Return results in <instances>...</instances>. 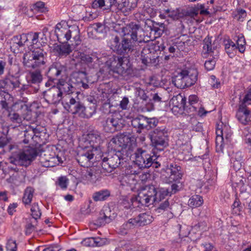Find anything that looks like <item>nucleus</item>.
<instances>
[{"label": "nucleus", "mask_w": 251, "mask_h": 251, "mask_svg": "<svg viewBox=\"0 0 251 251\" xmlns=\"http://www.w3.org/2000/svg\"><path fill=\"white\" fill-rule=\"evenodd\" d=\"M136 72L128 57L112 55L100 68L99 74L103 77L111 73L115 74L128 80L136 76Z\"/></svg>", "instance_id": "obj_1"}, {"label": "nucleus", "mask_w": 251, "mask_h": 251, "mask_svg": "<svg viewBox=\"0 0 251 251\" xmlns=\"http://www.w3.org/2000/svg\"><path fill=\"white\" fill-rule=\"evenodd\" d=\"M29 39L31 41V45L34 46L36 49L30 52L24 54L23 64L27 68L35 69L43 66L46 63V53L40 46L47 43V39L46 36L34 32L29 33Z\"/></svg>", "instance_id": "obj_2"}, {"label": "nucleus", "mask_w": 251, "mask_h": 251, "mask_svg": "<svg viewBox=\"0 0 251 251\" xmlns=\"http://www.w3.org/2000/svg\"><path fill=\"white\" fill-rule=\"evenodd\" d=\"M141 29L139 24L131 22L123 27L122 32L124 37L119 43V38L116 36L111 44V49L119 54L128 53L132 50L134 44L137 41V32Z\"/></svg>", "instance_id": "obj_3"}, {"label": "nucleus", "mask_w": 251, "mask_h": 251, "mask_svg": "<svg viewBox=\"0 0 251 251\" xmlns=\"http://www.w3.org/2000/svg\"><path fill=\"white\" fill-rule=\"evenodd\" d=\"M54 33L60 43H66L70 40L71 42H75V45L80 43L78 26H69L65 21H61L56 25Z\"/></svg>", "instance_id": "obj_4"}, {"label": "nucleus", "mask_w": 251, "mask_h": 251, "mask_svg": "<svg viewBox=\"0 0 251 251\" xmlns=\"http://www.w3.org/2000/svg\"><path fill=\"white\" fill-rule=\"evenodd\" d=\"M54 33L60 43H66L70 40L71 42H75V45L80 43L78 26H69L65 21H61L56 25Z\"/></svg>", "instance_id": "obj_5"}, {"label": "nucleus", "mask_w": 251, "mask_h": 251, "mask_svg": "<svg viewBox=\"0 0 251 251\" xmlns=\"http://www.w3.org/2000/svg\"><path fill=\"white\" fill-rule=\"evenodd\" d=\"M54 33L60 43H66L70 40L71 42H75V45L80 43L78 26H69L65 21H61L56 25Z\"/></svg>", "instance_id": "obj_6"}, {"label": "nucleus", "mask_w": 251, "mask_h": 251, "mask_svg": "<svg viewBox=\"0 0 251 251\" xmlns=\"http://www.w3.org/2000/svg\"><path fill=\"white\" fill-rule=\"evenodd\" d=\"M167 195L166 191L162 189L153 185H147L138 193L136 200L142 205H147L161 201Z\"/></svg>", "instance_id": "obj_7"}, {"label": "nucleus", "mask_w": 251, "mask_h": 251, "mask_svg": "<svg viewBox=\"0 0 251 251\" xmlns=\"http://www.w3.org/2000/svg\"><path fill=\"white\" fill-rule=\"evenodd\" d=\"M134 155V162L141 169L149 168L151 166L156 168L160 166V164L157 161L158 157L148 151L138 148Z\"/></svg>", "instance_id": "obj_8"}, {"label": "nucleus", "mask_w": 251, "mask_h": 251, "mask_svg": "<svg viewBox=\"0 0 251 251\" xmlns=\"http://www.w3.org/2000/svg\"><path fill=\"white\" fill-rule=\"evenodd\" d=\"M198 75L196 69L183 70L173 78V82L177 88L184 89L193 85L197 80Z\"/></svg>", "instance_id": "obj_9"}, {"label": "nucleus", "mask_w": 251, "mask_h": 251, "mask_svg": "<svg viewBox=\"0 0 251 251\" xmlns=\"http://www.w3.org/2000/svg\"><path fill=\"white\" fill-rule=\"evenodd\" d=\"M151 145L156 150L162 151L168 146V134L164 126L158 127L149 134Z\"/></svg>", "instance_id": "obj_10"}, {"label": "nucleus", "mask_w": 251, "mask_h": 251, "mask_svg": "<svg viewBox=\"0 0 251 251\" xmlns=\"http://www.w3.org/2000/svg\"><path fill=\"white\" fill-rule=\"evenodd\" d=\"M71 101L73 104L70 106L66 104V107L68 108L67 111L72 114L77 115L83 118H89L96 113V106L94 104L85 107L82 103L75 100H72Z\"/></svg>", "instance_id": "obj_11"}, {"label": "nucleus", "mask_w": 251, "mask_h": 251, "mask_svg": "<svg viewBox=\"0 0 251 251\" xmlns=\"http://www.w3.org/2000/svg\"><path fill=\"white\" fill-rule=\"evenodd\" d=\"M110 144L114 150H120L121 152H124V150L126 149L128 151H132L136 145L134 137L124 134L113 138Z\"/></svg>", "instance_id": "obj_12"}, {"label": "nucleus", "mask_w": 251, "mask_h": 251, "mask_svg": "<svg viewBox=\"0 0 251 251\" xmlns=\"http://www.w3.org/2000/svg\"><path fill=\"white\" fill-rule=\"evenodd\" d=\"M101 159L102 168L108 172H111L118 167L121 163V161L123 160V153L120 150H114L106 156L102 155Z\"/></svg>", "instance_id": "obj_13"}, {"label": "nucleus", "mask_w": 251, "mask_h": 251, "mask_svg": "<svg viewBox=\"0 0 251 251\" xmlns=\"http://www.w3.org/2000/svg\"><path fill=\"white\" fill-rule=\"evenodd\" d=\"M123 122L124 120L119 112L109 113L103 122V126L106 132H114L122 128Z\"/></svg>", "instance_id": "obj_14"}, {"label": "nucleus", "mask_w": 251, "mask_h": 251, "mask_svg": "<svg viewBox=\"0 0 251 251\" xmlns=\"http://www.w3.org/2000/svg\"><path fill=\"white\" fill-rule=\"evenodd\" d=\"M55 86L60 92H62V94L64 95L63 106L67 110L68 108H67L66 104L70 106L72 103V100H75L71 96V94L74 92L75 88L70 82L64 78L58 80Z\"/></svg>", "instance_id": "obj_15"}, {"label": "nucleus", "mask_w": 251, "mask_h": 251, "mask_svg": "<svg viewBox=\"0 0 251 251\" xmlns=\"http://www.w3.org/2000/svg\"><path fill=\"white\" fill-rule=\"evenodd\" d=\"M98 153L99 152L97 151V150H93L91 147H85L79 151L77 161L81 166L88 168L94 161V155Z\"/></svg>", "instance_id": "obj_16"}, {"label": "nucleus", "mask_w": 251, "mask_h": 251, "mask_svg": "<svg viewBox=\"0 0 251 251\" xmlns=\"http://www.w3.org/2000/svg\"><path fill=\"white\" fill-rule=\"evenodd\" d=\"M20 73V67L14 64L10 69L9 75L5 79V88L9 91H13L20 87L19 75Z\"/></svg>", "instance_id": "obj_17"}, {"label": "nucleus", "mask_w": 251, "mask_h": 251, "mask_svg": "<svg viewBox=\"0 0 251 251\" xmlns=\"http://www.w3.org/2000/svg\"><path fill=\"white\" fill-rule=\"evenodd\" d=\"M37 154L36 149L27 147L18 154L16 160L19 165L27 167L35 158Z\"/></svg>", "instance_id": "obj_18"}, {"label": "nucleus", "mask_w": 251, "mask_h": 251, "mask_svg": "<svg viewBox=\"0 0 251 251\" xmlns=\"http://www.w3.org/2000/svg\"><path fill=\"white\" fill-rule=\"evenodd\" d=\"M186 98L181 94L174 96L170 100L169 106L174 115L176 116L181 115L186 111Z\"/></svg>", "instance_id": "obj_19"}, {"label": "nucleus", "mask_w": 251, "mask_h": 251, "mask_svg": "<svg viewBox=\"0 0 251 251\" xmlns=\"http://www.w3.org/2000/svg\"><path fill=\"white\" fill-rule=\"evenodd\" d=\"M86 143H88L90 146L93 150H97V151H101L100 145L102 143V139L100 133L98 131H92L87 134L85 138Z\"/></svg>", "instance_id": "obj_20"}, {"label": "nucleus", "mask_w": 251, "mask_h": 251, "mask_svg": "<svg viewBox=\"0 0 251 251\" xmlns=\"http://www.w3.org/2000/svg\"><path fill=\"white\" fill-rule=\"evenodd\" d=\"M117 0H95L92 3V7L117 13Z\"/></svg>", "instance_id": "obj_21"}, {"label": "nucleus", "mask_w": 251, "mask_h": 251, "mask_svg": "<svg viewBox=\"0 0 251 251\" xmlns=\"http://www.w3.org/2000/svg\"><path fill=\"white\" fill-rule=\"evenodd\" d=\"M80 59L83 63L91 68L98 67L102 62L100 57L98 56V53L96 52L88 54L84 53L81 54Z\"/></svg>", "instance_id": "obj_22"}, {"label": "nucleus", "mask_w": 251, "mask_h": 251, "mask_svg": "<svg viewBox=\"0 0 251 251\" xmlns=\"http://www.w3.org/2000/svg\"><path fill=\"white\" fill-rule=\"evenodd\" d=\"M138 0H117V12L122 11L125 15L128 14L137 6Z\"/></svg>", "instance_id": "obj_23"}, {"label": "nucleus", "mask_w": 251, "mask_h": 251, "mask_svg": "<svg viewBox=\"0 0 251 251\" xmlns=\"http://www.w3.org/2000/svg\"><path fill=\"white\" fill-rule=\"evenodd\" d=\"M166 172L168 176V180L170 182L178 181L182 176L181 167L176 163L168 165Z\"/></svg>", "instance_id": "obj_24"}, {"label": "nucleus", "mask_w": 251, "mask_h": 251, "mask_svg": "<svg viewBox=\"0 0 251 251\" xmlns=\"http://www.w3.org/2000/svg\"><path fill=\"white\" fill-rule=\"evenodd\" d=\"M236 117L242 124L244 125L250 124L251 123V110L248 107L239 105Z\"/></svg>", "instance_id": "obj_25"}, {"label": "nucleus", "mask_w": 251, "mask_h": 251, "mask_svg": "<svg viewBox=\"0 0 251 251\" xmlns=\"http://www.w3.org/2000/svg\"><path fill=\"white\" fill-rule=\"evenodd\" d=\"M66 68L59 62L53 63L48 69L47 73L49 80L53 81L57 77L60 75L63 72L65 71Z\"/></svg>", "instance_id": "obj_26"}, {"label": "nucleus", "mask_w": 251, "mask_h": 251, "mask_svg": "<svg viewBox=\"0 0 251 251\" xmlns=\"http://www.w3.org/2000/svg\"><path fill=\"white\" fill-rule=\"evenodd\" d=\"M46 97L48 100L52 103L55 104L61 100L63 104L64 95L55 85L53 86L47 92Z\"/></svg>", "instance_id": "obj_27"}, {"label": "nucleus", "mask_w": 251, "mask_h": 251, "mask_svg": "<svg viewBox=\"0 0 251 251\" xmlns=\"http://www.w3.org/2000/svg\"><path fill=\"white\" fill-rule=\"evenodd\" d=\"M57 157L54 152L50 154L49 151H45L43 156H41L40 161L42 166L45 167H51L56 164Z\"/></svg>", "instance_id": "obj_28"}, {"label": "nucleus", "mask_w": 251, "mask_h": 251, "mask_svg": "<svg viewBox=\"0 0 251 251\" xmlns=\"http://www.w3.org/2000/svg\"><path fill=\"white\" fill-rule=\"evenodd\" d=\"M72 51L69 44H62L60 45L54 44L52 47V51L56 55L63 57L69 55Z\"/></svg>", "instance_id": "obj_29"}, {"label": "nucleus", "mask_w": 251, "mask_h": 251, "mask_svg": "<svg viewBox=\"0 0 251 251\" xmlns=\"http://www.w3.org/2000/svg\"><path fill=\"white\" fill-rule=\"evenodd\" d=\"M24 132V143L28 144L30 141L38 142L37 139L40 137V132L38 129L29 126Z\"/></svg>", "instance_id": "obj_30"}, {"label": "nucleus", "mask_w": 251, "mask_h": 251, "mask_svg": "<svg viewBox=\"0 0 251 251\" xmlns=\"http://www.w3.org/2000/svg\"><path fill=\"white\" fill-rule=\"evenodd\" d=\"M145 120H146V117L142 115H139L131 120V125L136 129L137 133H140L143 130L146 129L147 123Z\"/></svg>", "instance_id": "obj_31"}, {"label": "nucleus", "mask_w": 251, "mask_h": 251, "mask_svg": "<svg viewBox=\"0 0 251 251\" xmlns=\"http://www.w3.org/2000/svg\"><path fill=\"white\" fill-rule=\"evenodd\" d=\"M199 101V98L197 96L195 95L189 96L188 104H186V112L188 113H190L194 111H197L198 106L201 104Z\"/></svg>", "instance_id": "obj_32"}, {"label": "nucleus", "mask_w": 251, "mask_h": 251, "mask_svg": "<svg viewBox=\"0 0 251 251\" xmlns=\"http://www.w3.org/2000/svg\"><path fill=\"white\" fill-rule=\"evenodd\" d=\"M74 78H75V82L79 87L84 89L88 88V81L87 78V74L84 72H80L75 75Z\"/></svg>", "instance_id": "obj_33"}, {"label": "nucleus", "mask_w": 251, "mask_h": 251, "mask_svg": "<svg viewBox=\"0 0 251 251\" xmlns=\"http://www.w3.org/2000/svg\"><path fill=\"white\" fill-rule=\"evenodd\" d=\"M204 50L210 54H214L217 56L219 53V51L214 46V44H212V37H207L204 38L203 41Z\"/></svg>", "instance_id": "obj_34"}, {"label": "nucleus", "mask_w": 251, "mask_h": 251, "mask_svg": "<svg viewBox=\"0 0 251 251\" xmlns=\"http://www.w3.org/2000/svg\"><path fill=\"white\" fill-rule=\"evenodd\" d=\"M136 225L139 226H144L150 224L153 221L152 216L146 213L140 214L137 218L134 219Z\"/></svg>", "instance_id": "obj_35"}, {"label": "nucleus", "mask_w": 251, "mask_h": 251, "mask_svg": "<svg viewBox=\"0 0 251 251\" xmlns=\"http://www.w3.org/2000/svg\"><path fill=\"white\" fill-rule=\"evenodd\" d=\"M121 182V185L129 186L133 189L138 182V175H125Z\"/></svg>", "instance_id": "obj_36"}, {"label": "nucleus", "mask_w": 251, "mask_h": 251, "mask_svg": "<svg viewBox=\"0 0 251 251\" xmlns=\"http://www.w3.org/2000/svg\"><path fill=\"white\" fill-rule=\"evenodd\" d=\"M40 67H41L35 68V69H37L36 71L29 73L30 78L28 81V83L38 84L41 82L43 77L41 71L39 70V68Z\"/></svg>", "instance_id": "obj_37"}, {"label": "nucleus", "mask_w": 251, "mask_h": 251, "mask_svg": "<svg viewBox=\"0 0 251 251\" xmlns=\"http://www.w3.org/2000/svg\"><path fill=\"white\" fill-rule=\"evenodd\" d=\"M34 192V189L31 187H28L25 189L22 199V201L25 205H28L31 203Z\"/></svg>", "instance_id": "obj_38"}, {"label": "nucleus", "mask_w": 251, "mask_h": 251, "mask_svg": "<svg viewBox=\"0 0 251 251\" xmlns=\"http://www.w3.org/2000/svg\"><path fill=\"white\" fill-rule=\"evenodd\" d=\"M110 193L107 189L102 190L94 193L93 195V199L94 201H102L105 200L110 196Z\"/></svg>", "instance_id": "obj_39"}, {"label": "nucleus", "mask_w": 251, "mask_h": 251, "mask_svg": "<svg viewBox=\"0 0 251 251\" xmlns=\"http://www.w3.org/2000/svg\"><path fill=\"white\" fill-rule=\"evenodd\" d=\"M203 202V199L200 195H193L189 200L188 204L192 207H198L202 205Z\"/></svg>", "instance_id": "obj_40"}, {"label": "nucleus", "mask_w": 251, "mask_h": 251, "mask_svg": "<svg viewBox=\"0 0 251 251\" xmlns=\"http://www.w3.org/2000/svg\"><path fill=\"white\" fill-rule=\"evenodd\" d=\"M140 169H141L136 163H133L127 166L125 170V175H138L140 173Z\"/></svg>", "instance_id": "obj_41"}, {"label": "nucleus", "mask_w": 251, "mask_h": 251, "mask_svg": "<svg viewBox=\"0 0 251 251\" xmlns=\"http://www.w3.org/2000/svg\"><path fill=\"white\" fill-rule=\"evenodd\" d=\"M246 40L244 36L243 35H239L237 37V40L236 43V50L243 53L245 52L246 49Z\"/></svg>", "instance_id": "obj_42"}, {"label": "nucleus", "mask_w": 251, "mask_h": 251, "mask_svg": "<svg viewBox=\"0 0 251 251\" xmlns=\"http://www.w3.org/2000/svg\"><path fill=\"white\" fill-rule=\"evenodd\" d=\"M103 216L99 218L97 221L96 224L99 226H101L105 225V224H108L110 223L114 218V216L108 215L107 212L103 213Z\"/></svg>", "instance_id": "obj_43"}, {"label": "nucleus", "mask_w": 251, "mask_h": 251, "mask_svg": "<svg viewBox=\"0 0 251 251\" xmlns=\"http://www.w3.org/2000/svg\"><path fill=\"white\" fill-rule=\"evenodd\" d=\"M31 212L32 217L37 220L40 218L41 216V212L39 208L38 203H34L31 208Z\"/></svg>", "instance_id": "obj_44"}, {"label": "nucleus", "mask_w": 251, "mask_h": 251, "mask_svg": "<svg viewBox=\"0 0 251 251\" xmlns=\"http://www.w3.org/2000/svg\"><path fill=\"white\" fill-rule=\"evenodd\" d=\"M214 55H214L210 54V56H212V58H209V60L206 61L204 63L205 68L207 71L212 70L214 68L218 54H217V56H215Z\"/></svg>", "instance_id": "obj_45"}, {"label": "nucleus", "mask_w": 251, "mask_h": 251, "mask_svg": "<svg viewBox=\"0 0 251 251\" xmlns=\"http://www.w3.org/2000/svg\"><path fill=\"white\" fill-rule=\"evenodd\" d=\"M232 181L233 185L235 188H238L241 191L245 190V178L240 176L237 180L235 181L232 180Z\"/></svg>", "instance_id": "obj_46"}, {"label": "nucleus", "mask_w": 251, "mask_h": 251, "mask_svg": "<svg viewBox=\"0 0 251 251\" xmlns=\"http://www.w3.org/2000/svg\"><path fill=\"white\" fill-rule=\"evenodd\" d=\"M17 39L20 40V47H23L29 40V33L22 34L17 36Z\"/></svg>", "instance_id": "obj_47"}, {"label": "nucleus", "mask_w": 251, "mask_h": 251, "mask_svg": "<svg viewBox=\"0 0 251 251\" xmlns=\"http://www.w3.org/2000/svg\"><path fill=\"white\" fill-rule=\"evenodd\" d=\"M83 178L87 179L89 181H93L96 178V176L94 174V172L90 168L87 169L85 172L84 173Z\"/></svg>", "instance_id": "obj_48"}, {"label": "nucleus", "mask_w": 251, "mask_h": 251, "mask_svg": "<svg viewBox=\"0 0 251 251\" xmlns=\"http://www.w3.org/2000/svg\"><path fill=\"white\" fill-rule=\"evenodd\" d=\"M35 11L37 12H44L46 11V8L44 2L39 1L33 5L32 11Z\"/></svg>", "instance_id": "obj_49"}, {"label": "nucleus", "mask_w": 251, "mask_h": 251, "mask_svg": "<svg viewBox=\"0 0 251 251\" xmlns=\"http://www.w3.org/2000/svg\"><path fill=\"white\" fill-rule=\"evenodd\" d=\"M19 12L21 14H25L29 17L32 16V8L29 9L27 6L23 4L19 6Z\"/></svg>", "instance_id": "obj_50"}, {"label": "nucleus", "mask_w": 251, "mask_h": 251, "mask_svg": "<svg viewBox=\"0 0 251 251\" xmlns=\"http://www.w3.org/2000/svg\"><path fill=\"white\" fill-rule=\"evenodd\" d=\"M9 117L10 120L15 123L20 124L23 121V119L18 113L12 112L9 114Z\"/></svg>", "instance_id": "obj_51"}, {"label": "nucleus", "mask_w": 251, "mask_h": 251, "mask_svg": "<svg viewBox=\"0 0 251 251\" xmlns=\"http://www.w3.org/2000/svg\"><path fill=\"white\" fill-rule=\"evenodd\" d=\"M251 89L245 95L243 100L241 101L240 105H243L244 107H248L247 106L251 104Z\"/></svg>", "instance_id": "obj_52"}, {"label": "nucleus", "mask_w": 251, "mask_h": 251, "mask_svg": "<svg viewBox=\"0 0 251 251\" xmlns=\"http://www.w3.org/2000/svg\"><path fill=\"white\" fill-rule=\"evenodd\" d=\"M134 226H136L135 220L134 219H130L122 225L121 229L127 230L132 228Z\"/></svg>", "instance_id": "obj_53"}, {"label": "nucleus", "mask_w": 251, "mask_h": 251, "mask_svg": "<svg viewBox=\"0 0 251 251\" xmlns=\"http://www.w3.org/2000/svg\"><path fill=\"white\" fill-rule=\"evenodd\" d=\"M192 123L191 128L192 130L196 132H200L202 131V126L201 123H200L196 119L192 120Z\"/></svg>", "instance_id": "obj_54"}, {"label": "nucleus", "mask_w": 251, "mask_h": 251, "mask_svg": "<svg viewBox=\"0 0 251 251\" xmlns=\"http://www.w3.org/2000/svg\"><path fill=\"white\" fill-rule=\"evenodd\" d=\"M146 121L147 123L146 125L147 129L155 127L158 124L157 120L155 118H148L146 117Z\"/></svg>", "instance_id": "obj_55"}, {"label": "nucleus", "mask_w": 251, "mask_h": 251, "mask_svg": "<svg viewBox=\"0 0 251 251\" xmlns=\"http://www.w3.org/2000/svg\"><path fill=\"white\" fill-rule=\"evenodd\" d=\"M243 134L245 137L246 143L251 146V128H245L243 131Z\"/></svg>", "instance_id": "obj_56"}, {"label": "nucleus", "mask_w": 251, "mask_h": 251, "mask_svg": "<svg viewBox=\"0 0 251 251\" xmlns=\"http://www.w3.org/2000/svg\"><path fill=\"white\" fill-rule=\"evenodd\" d=\"M6 249L7 251H17V244L16 241L12 239L9 240L7 243Z\"/></svg>", "instance_id": "obj_57"}, {"label": "nucleus", "mask_w": 251, "mask_h": 251, "mask_svg": "<svg viewBox=\"0 0 251 251\" xmlns=\"http://www.w3.org/2000/svg\"><path fill=\"white\" fill-rule=\"evenodd\" d=\"M227 127H226V126H223V125H218V127L216 129V136H223L224 137V135L225 134L226 139H227L228 134H226V133L225 132V133H224V129Z\"/></svg>", "instance_id": "obj_58"}, {"label": "nucleus", "mask_w": 251, "mask_h": 251, "mask_svg": "<svg viewBox=\"0 0 251 251\" xmlns=\"http://www.w3.org/2000/svg\"><path fill=\"white\" fill-rule=\"evenodd\" d=\"M136 96L139 97L140 99L146 101L148 97L147 95V93L145 91L141 88H138L136 90Z\"/></svg>", "instance_id": "obj_59"}, {"label": "nucleus", "mask_w": 251, "mask_h": 251, "mask_svg": "<svg viewBox=\"0 0 251 251\" xmlns=\"http://www.w3.org/2000/svg\"><path fill=\"white\" fill-rule=\"evenodd\" d=\"M58 185L62 189H66L68 184V179L65 176H61L58 178Z\"/></svg>", "instance_id": "obj_60"}, {"label": "nucleus", "mask_w": 251, "mask_h": 251, "mask_svg": "<svg viewBox=\"0 0 251 251\" xmlns=\"http://www.w3.org/2000/svg\"><path fill=\"white\" fill-rule=\"evenodd\" d=\"M92 28L95 32L99 33H102L104 29V25L99 23L94 24L92 26Z\"/></svg>", "instance_id": "obj_61"}, {"label": "nucleus", "mask_w": 251, "mask_h": 251, "mask_svg": "<svg viewBox=\"0 0 251 251\" xmlns=\"http://www.w3.org/2000/svg\"><path fill=\"white\" fill-rule=\"evenodd\" d=\"M149 177L148 173H144L140 169V173L138 174V181L141 180L142 182H146Z\"/></svg>", "instance_id": "obj_62"}, {"label": "nucleus", "mask_w": 251, "mask_h": 251, "mask_svg": "<svg viewBox=\"0 0 251 251\" xmlns=\"http://www.w3.org/2000/svg\"><path fill=\"white\" fill-rule=\"evenodd\" d=\"M246 16L247 13L246 11L241 9L238 11L236 17H237V20L242 21Z\"/></svg>", "instance_id": "obj_63"}, {"label": "nucleus", "mask_w": 251, "mask_h": 251, "mask_svg": "<svg viewBox=\"0 0 251 251\" xmlns=\"http://www.w3.org/2000/svg\"><path fill=\"white\" fill-rule=\"evenodd\" d=\"M242 207L241 205V203L239 201L236 199L232 204V208L235 213L241 211Z\"/></svg>", "instance_id": "obj_64"}]
</instances>
